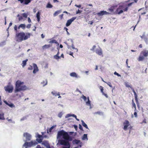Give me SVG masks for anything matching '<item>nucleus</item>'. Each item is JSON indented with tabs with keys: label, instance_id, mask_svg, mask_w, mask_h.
<instances>
[{
	"label": "nucleus",
	"instance_id": "obj_38",
	"mask_svg": "<svg viewBox=\"0 0 148 148\" xmlns=\"http://www.w3.org/2000/svg\"><path fill=\"white\" fill-rule=\"evenodd\" d=\"M54 58L56 60L59 59L60 58V57L59 56H58L57 55H55L54 56Z\"/></svg>",
	"mask_w": 148,
	"mask_h": 148
},
{
	"label": "nucleus",
	"instance_id": "obj_64",
	"mask_svg": "<svg viewBox=\"0 0 148 148\" xmlns=\"http://www.w3.org/2000/svg\"><path fill=\"white\" fill-rule=\"evenodd\" d=\"M36 148H41V147L39 145H38L36 146Z\"/></svg>",
	"mask_w": 148,
	"mask_h": 148
},
{
	"label": "nucleus",
	"instance_id": "obj_42",
	"mask_svg": "<svg viewBox=\"0 0 148 148\" xmlns=\"http://www.w3.org/2000/svg\"><path fill=\"white\" fill-rule=\"evenodd\" d=\"M134 116L136 118L137 117V112L138 111L136 109V111H134Z\"/></svg>",
	"mask_w": 148,
	"mask_h": 148
},
{
	"label": "nucleus",
	"instance_id": "obj_17",
	"mask_svg": "<svg viewBox=\"0 0 148 148\" xmlns=\"http://www.w3.org/2000/svg\"><path fill=\"white\" fill-rule=\"evenodd\" d=\"M133 92L134 93L135 101L136 104L139 103V102L138 99V96L134 90H133Z\"/></svg>",
	"mask_w": 148,
	"mask_h": 148
},
{
	"label": "nucleus",
	"instance_id": "obj_46",
	"mask_svg": "<svg viewBox=\"0 0 148 148\" xmlns=\"http://www.w3.org/2000/svg\"><path fill=\"white\" fill-rule=\"evenodd\" d=\"M37 137L38 138H43V137L42 135H40L39 134H38L37 135Z\"/></svg>",
	"mask_w": 148,
	"mask_h": 148
},
{
	"label": "nucleus",
	"instance_id": "obj_24",
	"mask_svg": "<svg viewBox=\"0 0 148 148\" xmlns=\"http://www.w3.org/2000/svg\"><path fill=\"white\" fill-rule=\"evenodd\" d=\"M132 108H134V111H136V105L135 104V103L134 102V100L133 99L132 100Z\"/></svg>",
	"mask_w": 148,
	"mask_h": 148
},
{
	"label": "nucleus",
	"instance_id": "obj_63",
	"mask_svg": "<svg viewBox=\"0 0 148 148\" xmlns=\"http://www.w3.org/2000/svg\"><path fill=\"white\" fill-rule=\"evenodd\" d=\"M4 42H2L0 43V47L3 46L4 45Z\"/></svg>",
	"mask_w": 148,
	"mask_h": 148
},
{
	"label": "nucleus",
	"instance_id": "obj_55",
	"mask_svg": "<svg viewBox=\"0 0 148 148\" xmlns=\"http://www.w3.org/2000/svg\"><path fill=\"white\" fill-rule=\"evenodd\" d=\"M14 29L16 32H17V27L16 25H15L14 27Z\"/></svg>",
	"mask_w": 148,
	"mask_h": 148
},
{
	"label": "nucleus",
	"instance_id": "obj_10",
	"mask_svg": "<svg viewBox=\"0 0 148 148\" xmlns=\"http://www.w3.org/2000/svg\"><path fill=\"white\" fill-rule=\"evenodd\" d=\"M23 136L26 137V141H30L31 139V135L27 132L24 133L23 134Z\"/></svg>",
	"mask_w": 148,
	"mask_h": 148
},
{
	"label": "nucleus",
	"instance_id": "obj_12",
	"mask_svg": "<svg viewBox=\"0 0 148 148\" xmlns=\"http://www.w3.org/2000/svg\"><path fill=\"white\" fill-rule=\"evenodd\" d=\"M110 13L105 11H101L97 13V15L99 16H102L104 15L108 14Z\"/></svg>",
	"mask_w": 148,
	"mask_h": 148
},
{
	"label": "nucleus",
	"instance_id": "obj_58",
	"mask_svg": "<svg viewBox=\"0 0 148 148\" xmlns=\"http://www.w3.org/2000/svg\"><path fill=\"white\" fill-rule=\"evenodd\" d=\"M28 21L29 23H30L31 22V21L29 17L28 18Z\"/></svg>",
	"mask_w": 148,
	"mask_h": 148
},
{
	"label": "nucleus",
	"instance_id": "obj_50",
	"mask_svg": "<svg viewBox=\"0 0 148 148\" xmlns=\"http://www.w3.org/2000/svg\"><path fill=\"white\" fill-rule=\"evenodd\" d=\"M31 24H28L27 25L26 27L27 28H29L31 27Z\"/></svg>",
	"mask_w": 148,
	"mask_h": 148
},
{
	"label": "nucleus",
	"instance_id": "obj_35",
	"mask_svg": "<svg viewBox=\"0 0 148 148\" xmlns=\"http://www.w3.org/2000/svg\"><path fill=\"white\" fill-rule=\"evenodd\" d=\"M80 142V140L75 139L73 141V143H75L76 144H78Z\"/></svg>",
	"mask_w": 148,
	"mask_h": 148
},
{
	"label": "nucleus",
	"instance_id": "obj_8",
	"mask_svg": "<svg viewBox=\"0 0 148 148\" xmlns=\"http://www.w3.org/2000/svg\"><path fill=\"white\" fill-rule=\"evenodd\" d=\"M123 12V10H122L121 7L120 5H119L118 8L116 9V11L114 12L115 14H120Z\"/></svg>",
	"mask_w": 148,
	"mask_h": 148
},
{
	"label": "nucleus",
	"instance_id": "obj_1",
	"mask_svg": "<svg viewBox=\"0 0 148 148\" xmlns=\"http://www.w3.org/2000/svg\"><path fill=\"white\" fill-rule=\"evenodd\" d=\"M30 36V34L29 33H27L25 34L23 32H21L16 34L15 38L16 41L20 42L27 39Z\"/></svg>",
	"mask_w": 148,
	"mask_h": 148
},
{
	"label": "nucleus",
	"instance_id": "obj_14",
	"mask_svg": "<svg viewBox=\"0 0 148 148\" xmlns=\"http://www.w3.org/2000/svg\"><path fill=\"white\" fill-rule=\"evenodd\" d=\"M116 6H114L111 7L108 9V10L111 13L114 14V11L115 10Z\"/></svg>",
	"mask_w": 148,
	"mask_h": 148
},
{
	"label": "nucleus",
	"instance_id": "obj_51",
	"mask_svg": "<svg viewBox=\"0 0 148 148\" xmlns=\"http://www.w3.org/2000/svg\"><path fill=\"white\" fill-rule=\"evenodd\" d=\"M75 6L77 7H78V8H80L81 7V5L80 4H79V5H77V4H75Z\"/></svg>",
	"mask_w": 148,
	"mask_h": 148
},
{
	"label": "nucleus",
	"instance_id": "obj_52",
	"mask_svg": "<svg viewBox=\"0 0 148 148\" xmlns=\"http://www.w3.org/2000/svg\"><path fill=\"white\" fill-rule=\"evenodd\" d=\"M147 123L146 120V119H144L143 120L142 122L141 123Z\"/></svg>",
	"mask_w": 148,
	"mask_h": 148
},
{
	"label": "nucleus",
	"instance_id": "obj_53",
	"mask_svg": "<svg viewBox=\"0 0 148 148\" xmlns=\"http://www.w3.org/2000/svg\"><path fill=\"white\" fill-rule=\"evenodd\" d=\"M114 74L115 75H116L117 76H121V75H119V73H117L116 72H115L114 73Z\"/></svg>",
	"mask_w": 148,
	"mask_h": 148
},
{
	"label": "nucleus",
	"instance_id": "obj_19",
	"mask_svg": "<svg viewBox=\"0 0 148 148\" xmlns=\"http://www.w3.org/2000/svg\"><path fill=\"white\" fill-rule=\"evenodd\" d=\"M140 10H142L143 11V12L141 13V15H143L145 14L147 12V8H143L140 9L138 10V11H139Z\"/></svg>",
	"mask_w": 148,
	"mask_h": 148
},
{
	"label": "nucleus",
	"instance_id": "obj_39",
	"mask_svg": "<svg viewBox=\"0 0 148 148\" xmlns=\"http://www.w3.org/2000/svg\"><path fill=\"white\" fill-rule=\"evenodd\" d=\"M17 16L19 17L18 20L19 21L23 19V17L22 16H20L19 14H18Z\"/></svg>",
	"mask_w": 148,
	"mask_h": 148
},
{
	"label": "nucleus",
	"instance_id": "obj_22",
	"mask_svg": "<svg viewBox=\"0 0 148 148\" xmlns=\"http://www.w3.org/2000/svg\"><path fill=\"white\" fill-rule=\"evenodd\" d=\"M51 45H45L42 47V48L43 50L46 49H48L50 47Z\"/></svg>",
	"mask_w": 148,
	"mask_h": 148
},
{
	"label": "nucleus",
	"instance_id": "obj_45",
	"mask_svg": "<svg viewBox=\"0 0 148 148\" xmlns=\"http://www.w3.org/2000/svg\"><path fill=\"white\" fill-rule=\"evenodd\" d=\"M68 115H69V116H73V117H75V119H76V117H77L74 114H73L72 115H71L70 114H68Z\"/></svg>",
	"mask_w": 148,
	"mask_h": 148
},
{
	"label": "nucleus",
	"instance_id": "obj_54",
	"mask_svg": "<svg viewBox=\"0 0 148 148\" xmlns=\"http://www.w3.org/2000/svg\"><path fill=\"white\" fill-rule=\"evenodd\" d=\"M81 12V11L79 10H78L76 12V14L80 13Z\"/></svg>",
	"mask_w": 148,
	"mask_h": 148
},
{
	"label": "nucleus",
	"instance_id": "obj_15",
	"mask_svg": "<svg viewBox=\"0 0 148 148\" xmlns=\"http://www.w3.org/2000/svg\"><path fill=\"white\" fill-rule=\"evenodd\" d=\"M95 52L99 55L101 56L102 57L103 56L102 51L101 49L100 48L99 49H96L95 51Z\"/></svg>",
	"mask_w": 148,
	"mask_h": 148
},
{
	"label": "nucleus",
	"instance_id": "obj_32",
	"mask_svg": "<svg viewBox=\"0 0 148 148\" xmlns=\"http://www.w3.org/2000/svg\"><path fill=\"white\" fill-rule=\"evenodd\" d=\"M49 43H55L56 44H57L58 43V42L56 40L53 39V40H51L49 42Z\"/></svg>",
	"mask_w": 148,
	"mask_h": 148
},
{
	"label": "nucleus",
	"instance_id": "obj_41",
	"mask_svg": "<svg viewBox=\"0 0 148 148\" xmlns=\"http://www.w3.org/2000/svg\"><path fill=\"white\" fill-rule=\"evenodd\" d=\"M22 16L23 17L25 18H27V14L25 13L22 14Z\"/></svg>",
	"mask_w": 148,
	"mask_h": 148
},
{
	"label": "nucleus",
	"instance_id": "obj_48",
	"mask_svg": "<svg viewBox=\"0 0 148 148\" xmlns=\"http://www.w3.org/2000/svg\"><path fill=\"white\" fill-rule=\"evenodd\" d=\"M79 128L81 130L83 131V128L82 125L80 124L79 125Z\"/></svg>",
	"mask_w": 148,
	"mask_h": 148
},
{
	"label": "nucleus",
	"instance_id": "obj_61",
	"mask_svg": "<svg viewBox=\"0 0 148 148\" xmlns=\"http://www.w3.org/2000/svg\"><path fill=\"white\" fill-rule=\"evenodd\" d=\"M62 116V114L61 113L59 114L58 115V116L60 118H61Z\"/></svg>",
	"mask_w": 148,
	"mask_h": 148
},
{
	"label": "nucleus",
	"instance_id": "obj_30",
	"mask_svg": "<svg viewBox=\"0 0 148 148\" xmlns=\"http://www.w3.org/2000/svg\"><path fill=\"white\" fill-rule=\"evenodd\" d=\"M0 119L3 120L5 119L3 114H0Z\"/></svg>",
	"mask_w": 148,
	"mask_h": 148
},
{
	"label": "nucleus",
	"instance_id": "obj_37",
	"mask_svg": "<svg viewBox=\"0 0 148 148\" xmlns=\"http://www.w3.org/2000/svg\"><path fill=\"white\" fill-rule=\"evenodd\" d=\"M105 83L107 84L110 87L112 88V86L111 84V83L110 82H105Z\"/></svg>",
	"mask_w": 148,
	"mask_h": 148
},
{
	"label": "nucleus",
	"instance_id": "obj_43",
	"mask_svg": "<svg viewBox=\"0 0 148 148\" xmlns=\"http://www.w3.org/2000/svg\"><path fill=\"white\" fill-rule=\"evenodd\" d=\"M96 47V46L95 45L93 46L92 48L90 49V50L92 51H94Z\"/></svg>",
	"mask_w": 148,
	"mask_h": 148
},
{
	"label": "nucleus",
	"instance_id": "obj_40",
	"mask_svg": "<svg viewBox=\"0 0 148 148\" xmlns=\"http://www.w3.org/2000/svg\"><path fill=\"white\" fill-rule=\"evenodd\" d=\"M100 88L101 90V92L103 94V93H104V92L103 91V87L102 86H100Z\"/></svg>",
	"mask_w": 148,
	"mask_h": 148
},
{
	"label": "nucleus",
	"instance_id": "obj_33",
	"mask_svg": "<svg viewBox=\"0 0 148 148\" xmlns=\"http://www.w3.org/2000/svg\"><path fill=\"white\" fill-rule=\"evenodd\" d=\"M82 139L83 140H85L86 139H87V134H84L83 136Z\"/></svg>",
	"mask_w": 148,
	"mask_h": 148
},
{
	"label": "nucleus",
	"instance_id": "obj_4",
	"mask_svg": "<svg viewBox=\"0 0 148 148\" xmlns=\"http://www.w3.org/2000/svg\"><path fill=\"white\" fill-rule=\"evenodd\" d=\"M148 56V51L144 50L140 53V55L138 58L139 61H143L145 59V57H147Z\"/></svg>",
	"mask_w": 148,
	"mask_h": 148
},
{
	"label": "nucleus",
	"instance_id": "obj_62",
	"mask_svg": "<svg viewBox=\"0 0 148 148\" xmlns=\"http://www.w3.org/2000/svg\"><path fill=\"white\" fill-rule=\"evenodd\" d=\"M83 99L85 100V101H86V96H84V95H83Z\"/></svg>",
	"mask_w": 148,
	"mask_h": 148
},
{
	"label": "nucleus",
	"instance_id": "obj_56",
	"mask_svg": "<svg viewBox=\"0 0 148 148\" xmlns=\"http://www.w3.org/2000/svg\"><path fill=\"white\" fill-rule=\"evenodd\" d=\"M136 105H137V106L138 107V109H139L140 108V105L139 103H137Z\"/></svg>",
	"mask_w": 148,
	"mask_h": 148
},
{
	"label": "nucleus",
	"instance_id": "obj_13",
	"mask_svg": "<svg viewBox=\"0 0 148 148\" xmlns=\"http://www.w3.org/2000/svg\"><path fill=\"white\" fill-rule=\"evenodd\" d=\"M60 144L61 145L65 146H68L69 145V143L68 141L64 140H61L60 142Z\"/></svg>",
	"mask_w": 148,
	"mask_h": 148
},
{
	"label": "nucleus",
	"instance_id": "obj_6",
	"mask_svg": "<svg viewBox=\"0 0 148 148\" xmlns=\"http://www.w3.org/2000/svg\"><path fill=\"white\" fill-rule=\"evenodd\" d=\"M133 3L134 2H133L128 4L125 3H123L120 5L121 7L122 10H123V12H125L128 10V7L131 6Z\"/></svg>",
	"mask_w": 148,
	"mask_h": 148
},
{
	"label": "nucleus",
	"instance_id": "obj_31",
	"mask_svg": "<svg viewBox=\"0 0 148 148\" xmlns=\"http://www.w3.org/2000/svg\"><path fill=\"white\" fill-rule=\"evenodd\" d=\"M60 11L59 10H58L56 12H55V13L53 14V16H57L58 14H60Z\"/></svg>",
	"mask_w": 148,
	"mask_h": 148
},
{
	"label": "nucleus",
	"instance_id": "obj_5",
	"mask_svg": "<svg viewBox=\"0 0 148 148\" xmlns=\"http://www.w3.org/2000/svg\"><path fill=\"white\" fill-rule=\"evenodd\" d=\"M37 144V143L35 141L32 140L29 142H25L23 145L25 148H28V147H30L32 146H35Z\"/></svg>",
	"mask_w": 148,
	"mask_h": 148
},
{
	"label": "nucleus",
	"instance_id": "obj_59",
	"mask_svg": "<svg viewBox=\"0 0 148 148\" xmlns=\"http://www.w3.org/2000/svg\"><path fill=\"white\" fill-rule=\"evenodd\" d=\"M69 54L70 55L72 56H73V52H71V51H70V52H69Z\"/></svg>",
	"mask_w": 148,
	"mask_h": 148
},
{
	"label": "nucleus",
	"instance_id": "obj_49",
	"mask_svg": "<svg viewBox=\"0 0 148 148\" xmlns=\"http://www.w3.org/2000/svg\"><path fill=\"white\" fill-rule=\"evenodd\" d=\"M33 69V67L31 66H29L28 68V69L29 70H32Z\"/></svg>",
	"mask_w": 148,
	"mask_h": 148
},
{
	"label": "nucleus",
	"instance_id": "obj_11",
	"mask_svg": "<svg viewBox=\"0 0 148 148\" xmlns=\"http://www.w3.org/2000/svg\"><path fill=\"white\" fill-rule=\"evenodd\" d=\"M76 18L75 17H74L71 18L70 19L68 20L66 24V26L67 27L70 25L72 22H73Z\"/></svg>",
	"mask_w": 148,
	"mask_h": 148
},
{
	"label": "nucleus",
	"instance_id": "obj_25",
	"mask_svg": "<svg viewBox=\"0 0 148 148\" xmlns=\"http://www.w3.org/2000/svg\"><path fill=\"white\" fill-rule=\"evenodd\" d=\"M28 59H26L25 60H23L22 61V66L23 67H24L26 64L27 62L28 61Z\"/></svg>",
	"mask_w": 148,
	"mask_h": 148
},
{
	"label": "nucleus",
	"instance_id": "obj_3",
	"mask_svg": "<svg viewBox=\"0 0 148 148\" xmlns=\"http://www.w3.org/2000/svg\"><path fill=\"white\" fill-rule=\"evenodd\" d=\"M62 136L63 138L66 140H72V138L69 136L67 132H65L63 130L59 131L57 134L58 137L60 138Z\"/></svg>",
	"mask_w": 148,
	"mask_h": 148
},
{
	"label": "nucleus",
	"instance_id": "obj_20",
	"mask_svg": "<svg viewBox=\"0 0 148 148\" xmlns=\"http://www.w3.org/2000/svg\"><path fill=\"white\" fill-rule=\"evenodd\" d=\"M4 103L6 104L7 105H8V106L10 107L11 108H13L15 107L14 105L13 104L10 103H8L6 101L4 100Z\"/></svg>",
	"mask_w": 148,
	"mask_h": 148
},
{
	"label": "nucleus",
	"instance_id": "obj_16",
	"mask_svg": "<svg viewBox=\"0 0 148 148\" xmlns=\"http://www.w3.org/2000/svg\"><path fill=\"white\" fill-rule=\"evenodd\" d=\"M42 144L47 148H51L50 145L47 141H44L42 143Z\"/></svg>",
	"mask_w": 148,
	"mask_h": 148
},
{
	"label": "nucleus",
	"instance_id": "obj_2",
	"mask_svg": "<svg viewBox=\"0 0 148 148\" xmlns=\"http://www.w3.org/2000/svg\"><path fill=\"white\" fill-rule=\"evenodd\" d=\"M24 84V83L23 82H21L19 80H17L16 83L15 92H16L21 90H26L27 88L26 86L21 85Z\"/></svg>",
	"mask_w": 148,
	"mask_h": 148
},
{
	"label": "nucleus",
	"instance_id": "obj_47",
	"mask_svg": "<svg viewBox=\"0 0 148 148\" xmlns=\"http://www.w3.org/2000/svg\"><path fill=\"white\" fill-rule=\"evenodd\" d=\"M63 16H64L63 14H61L59 15V17L61 20L62 19V18H63Z\"/></svg>",
	"mask_w": 148,
	"mask_h": 148
},
{
	"label": "nucleus",
	"instance_id": "obj_23",
	"mask_svg": "<svg viewBox=\"0 0 148 148\" xmlns=\"http://www.w3.org/2000/svg\"><path fill=\"white\" fill-rule=\"evenodd\" d=\"M40 13L39 11H38L36 14V17L37 18V21L39 22L40 21Z\"/></svg>",
	"mask_w": 148,
	"mask_h": 148
},
{
	"label": "nucleus",
	"instance_id": "obj_34",
	"mask_svg": "<svg viewBox=\"0 0 148 148\" xmlns=\"http://www.w3.org/2000/svg\"><path fill=\"white\" fill-rule=\"evenodd\" d=\"M43 139V138H37L36 139V140L38 142V143H40L42 142Z\"/></svg>",
	"mask_w": 148,
	"mask_h": 148
},
{
	"label": "nucleus",
	"instance_id": "obj_36",
	"mask_svg": "<svg viewBox=\"0 0 148 148\" xmlns=\"http://www.w3.org/2000/svg\"><path fill=\"white\" fill-rule=\"evenodd\" d=\"M20 27L23 29H24L25 28V24H21L20 25Z\"/></svg>",
	"mask_w": 148,
	"mask_h": 148
},
{
	"label": "nucleus",
	"instance_id": "obj_44",
	"mask_svg": "<svg viewBox=\"0 0 148 148\" xmlns=\"http://www.w3.org/2000/svg\"><path fill=\"white\" fill-rule=\"evenodd\" d=\"M52 94L53 95L55 96H57V95H56V93H57V92H56L55 91H52L51 92Z\"/></svg>",
	"mask_w": 148,
	"mask_h": 148
},
{
	"label": "nucleus",
	"instance_id": "obj_9",
	"mask_svg": "<svg viewBox=\"0 0 148 148\" xmlns=\"http://www.w3.org/2000/svg\"><path fill=\"white\" fill-rule=\"evenodd\" d=\"M123 124L124 125L123 129L125 130H126L128 127L130 125L129 122L127 120H125L123 123Z\"/></svg>",
	"mask_w": 148,
	"mask_h": 148
},
{
	"label": "nucleus",
	"instance_id": "obj_29",
	"mask_svg": "<svg viewBox=\"0 0 148 148\" xmlns=\"http://www.w3.org/2000/svg\"><path fill=\"white\" fill-rule=\"evenodd\" d=\"M81 121H82V125L84 127H85L86 129H88V127L87 125L85 123V122L83 120H82Z\"/></svg>",
	"mask_w": 148,
	"mask_h": 148
},
{
	"label": "nucleus",
	"instance_id": "obj_57",
	"mask_svg": "<svg viewBox=\"0 0 148 148\" xmlns=\"http://www.w3.org/2000/svg\"><path fill=\"white\" fill-rule=\"evenodd\" d=\"M90 101L89 100V99L88 98V101L86 102V103H87L88 104H90Z\"/></svg>",
	"mask_w": 148,
	"mask_h": 148
},
{
	"label": "nucleus",
	"instance_id": "obj_21",
	"mask_svg": "<svg viewBox=\"0 0 148 148\" xmlns=\"http://www.w3.org/2000/svg\"><path fill=\"white\" fill-rule=\"evenodd\" d=\"M70 75L72 77L78 78L79 77L78 75L75 72H72L70 74Z\"/></svg>",
	"mask_w": 148,
	"mask_h": 148
},
{
	"label": "nucleus",
	"instance_id": "obj_27",
	"mask_svg": "<svg viewBox=\"0 0 148 148\" xmlns=\"http://www.w3.org/2000/svg\"><path fill=\"white\" fill-rule=\"evenodd\" d=\"M47 80L46 79L45 80H43L42 82H41L42 84L43 85V86H44L47 84Z\"/></svg>",
	"mask_w": 148,
	"mask_h": 148
},
{
	"label": "nucleus",
	"instance_id": "obj_18",
	"mask_svg": "<svg viewBox=\"0 0 148 148\" xmlns=\"http://www.w3.org/2000/svg\"><path fill=\"white\" fill-rule=\"evenodd\" d=\"M33 67L34 69L33 71V73H35L38 71V70L37 65L36 64H33Z\"/></svg>",
	"mask_w": 148,
	"mask_h": 148
},
{
	"label": "nucleus",
	"instance_id": "obj_26",
	"mask_svg": "<svg viewBox=\"0 0 148 148\" xmlns=\"http://www.w3.org/2000/svg\"><path fill=\"white\" fill-rule=\"evenodd\" d=\"M125 85L126 87L128 88H130L133 92V90H134V88H132L131 86H130L129 85L128 82H125Z\"/></svg>",
	"mask_w": 148,
	"mask_h": 148
},
{
	"label": "nucleus",
	"instance_id": "obj_7",
	"mask_svg": "<svg viewBox=\"0 0 148 148\" xmlns=\"http://www.w3.org/2000/svg\"><path fill=\"white\" fill-rule=\"evenodd\" d=\"M4 88L5 91L9 93H11L13 91L14 88L12 86L7 85L4 87Z\"/></svg>",
	"mask_w": 148,
	"mask_h": 148
},
{
	"label": "nucleus",
	"instance_id": "obj_60",
	"mask_svg": "<svg viewBox=\"0 0 148 148\" xmlns=\"http://www.w3.org/2000/svg\"><path fill=\"white\" fill-rule=\"evenodd\" d=\"M103 95H104L106 98H108V96L107 94L104 93L102 94Z\"/></svg>",
	"mask_w": 148,
	"mask_h": 148
},
{
	"label": "nucleus",
	"instance_id": "obj_28",
	"mask_svg": "<svg viewBox=\"0 0 148 148\" xmlns=\"http://www.w3.org/2000/svg\"><path fill=\"white\" fill-rule=\"evenodd\" d=\"M52 7V5L51 4L50 2H49L46 5V8H51Z\"/></svg>",
	"mask_w": 148,
	"mask_h": 148
}]
</instances>
